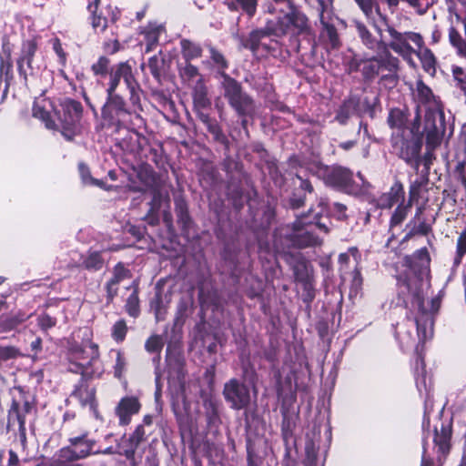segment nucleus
<instances>
[{
    "instance_id": "nucleus-1",
    "label": "nucleus",
    "mask_w": 466,
    "mask_h": 466,
    "mask_svg": "<svg viewBox=\"0 0 466 466\" xmlns=\"http://www.w3.org/2000/svg\"><path fill=\"white\" fill-rule=\"evenodd\" d=\"M410 137L403 133L391 139L393 153L408 166L418 171V159L421 153L423 138L426 137L425 117L421 129V115L420 106H417L413 119L409 125Z\"/></svg>"
},
{
    "instance_id": "nucleus-2",
    "label": "nucleus",
    "mask_w": 466,
    "mask_h": 466,
    "mask_svg": "<svg viewBox=\"0 0 466 466\" xmlns=\"http://www.w3.org/2000/svg\"><path fill=\"white\" fill-rule=\"evenodd\" d=\"M425 152L420 153L418 169L422 165L428 173L436 159L435 151L443 141L446 121L443 109L439 105L428 106L425 111Z\"/></svg>"
},
{
    "instance_id": "nucleus-3",
    "label": "nucleus",
    "mask_w": 466,
    "mask_h": 466,
    "mask_svg": "<svg viewBox=\"0 0 466 466\" xmlns=\"http://www.w3.org/2000/svg\"><path fill=\"white\" fill-rule=\"evenodd\" d=\"M98 357L99 352L96 344L89 340L78 344L75 340V335L68 340L67 358L69 371L79 373L83 378L100 376L103 370Z\"/></svg>"
},
{
    "instance_id": "nucleus-4",
    "label": "nucleus",
    "mask_w": 466,
    "mask_h": 466,
    "mask_svg": "<svg viewBox=\"0 0 466 466\" xmlns=\"http://www.w3.org/2000/svg\"><path fill=\"white\" fill-rule=\"evenodd\" d=\"M12 402L7 413V429L15 423L18 424V437L25 446L26 442L25 416L30 413L33 404L29 393L21 386H15L10 390Z\"/></svg>"
},
{
    "instance_id": "nucleus-5",
    "label": "nucleus",
    "mask_w": 466,
    "mask_h": 466,
    "mask_svg": "<svg viewBox=\"0 0 466 466\" xmlns=\"http://www.w3.org/2000/svg\"><path fill=\"white\" fill-rule=\"evenodd\" d=\"M222 76L224 96L232 108H234L239 116L253 117L255 114V105L250 96L242 92L240 85L235 79L225 74H223Z\"/></svg>"
},
{
    "instance_id": "nucleus-6",
    "label": "nucleus",
    "mask_w": 466,
    "mask_h": 466,
    "mask_svg": "<svg viewBox=\"0 0 466 466\" xmlns=\"http://www.w3.org/2000/svg\"><path fill=\"white\" fill-rule=\"evenodd\" d=\"M96 441L88 437L85 432L80 436L69 439V446L59 450L56 455V463L57 466H66L70 461L84 459L94 453Z\"/></svg>"
},
{
    "instance_id": "nucleus-7",
    "label": "nucleus",
    "mask_w": 466,
    "mask_h": 466,
    "mask_svg": "<svg viewBox=\"0 0 466 466\" xmlns=\"http://www.w3.org/2000/svg\"><path fill=\"white\" fill-rule=\"evenodd\" d=\"M109 81L106 93L116 91L121 80L124 81L130 93V101L133 105L139 102V85L137 82L131 66L127 62H121L113 66L109 70Z\"/></svg>"
},
{
    "instance_id": "nucleus-8",
    "label": "nucleus",
    "mask_w": 466,
    "mask_h": 466,
    "mask_svg": "<svg viewBox=\"0 0 466 466\" xmlns=\"http://www.w3.org/2000/svg\"><path fill=\"white\" fill-rule=\"evenodd\" d=\"M82 114V106L79 102L66 98L60 104L56 116L59 121L62 135L71 140L78 131V123Z\"/></svg>"
},
{
    "instance_id": "nucleus-9",
    "label": "nucleus",
    "mask_w": 466,
    "mask_h": 466,
    "mask_svg": "<svg viewBox=\"0 0 466 466\" xmlns=\"http://www.w3.org/2000/svg\"><path fill=\"white\" fill-rule=\"evenodd\" d=\"M398 58L390 56L388 60H378L375 57L363 58L359 55L351 56V72H360L365 81L374 79L381 67H388L390 70L398 67Z\"/></svg>"
},
{
    "instance_id": "nucleus-10",
    "label": "nucleus",
    "mask_w": 466,
    "mask_h": 466,
    "mask_svg": "<svg viewBox=\"0 0 466 466\" xmlns=\"http://www.w3.org/2000/svg\"><path fill=\"white\" fill-rule=\"evenodd\" d=\"M285 15L279 16L276 26L273 28L275 35H300L309 30L307 16L295 8L294 5L291 8L284 9Z\"/></svg>"
},
{
    "instance_id": "nucleus-11",
    "label": "nucleus",
    "mask_w": 466,
    "mask_h": 466,
    "mask_svg": "<svg viewBox=\"0 0 466 466\" xmlns=\"http://www.w3.org/2000/svg\"><path fill=\"white\" fill-rule=\"evenodd\" d=\"M386 31L391 38L389 46L404 58L410 57L415 52V49L410 45L409 41L414 43L417 47H421L424 45L423 37L419 33L411 31L400 33L389 25Z\"/></svg>"
},
{
    "instance_id": "nucleus-12",
    "label": "nucleus",
    "mask_w": 466,
    "mask_h": 466,
    "mask_svg": "<svg viewBox=\"0 0 466 466\" xmlns=\"http://www.w3.org/2000/svg\"><path fill=\"white\" fill-rule=\"evenodd\" d=\"M440 420V426L434 427L433 444L437 448V461L443 464L451 450L453 419L452 417L444 418L441 413Z\"/></svg>"
},
{
    "instance_id": "nucleus-13",
    "label": "nucleus",
    "mask_w": 466,
    "mask_h": 466,
    "mask_svg": "<svg viewBox=\"0 0 466 466\" xmlns=\"http://www.w3.org/2000/svg\"><path fill=\"white\" fill-rule=\"evenodd\" d=\"M306 224L305 218H299L297 221L293 225L292 233H290L288 237L289 242L292 246L296 248H306L310 246H318L321 244V240L314 235L311 228L316 227L319 229L323 230L325 233L328 232V228L324 224L319 222H309V228H303V226Z\"/></svg>"
},
{
    "instance_id": "nucleus-14",
    "label": "nucleus",
    "mask_w": 466,
    "mask_h": 466,
    "mask_svg": "<svg viewBox=\"0 0 466 466\" xmlns=\"http://www.w3.org/2000/svg\"><path fill=\"white\" fill-rule=\"evenodd\" d=\"M223 395L234 410L244 409L250 402V393L248 386L236 379H232L225 384Z\"/></svg>"
},
{
    "instance_id": "nucleus-15",
    "label": "nucleus",
    "mask_w": 466,
    "mask_h": 466,
    "mask_svg": "<svg viewBox=\"0 0 466 466\" xmlns=\"http://www.w3.org/2000/svg\"><path fill=\"white\" fill-rule=\"evenodd\" d=\"M56 109L50 99L44 96L35 98L33 105V116L41 120L46 128L55 129L56 127Z\"/></svg>"
},
{
    "instance_id": "nucleus-16",
    "label": "nucleus",
    "mask_w": 466,
    "mask_h": 466,
    "mask_svg": "<svg viewBox=\"0 0 466 466\" xmlns=\"http://www.w3.org/2000/svg\"><path fill=\"white\" fill-rule=\"evenodd\" d=\"M319 173L328 186L347 191L350 180V173L347 169L340 167H319Z\"/></svg>"
},
{
    "instance_id": "nucleus-17",
    "label": "nucleus",
    "mask_w": 466,
    "mask_h": 466,
    "mask_svg": "<svg viewBox=\"0 0 466 466\" xmlns=\"http://www.w3.org/2000/svg\"><path fill=\"white\" fill-rule=\"evenodd\" d=\"M141 404L137 397H123L115 408V413L118 418L119 425L127 426L131 422L132 416L137 414Z\"/></svg>"
},
{
    "instance_id": "nucleus-18",
    "label": "nucleus",
    "mask_w": 466,
    "mask_h": 466,
    "mask_svg": "<svg viewBox=\"0 0 466 466\" xmlns=\"http://www.w3.org/2000/svg\"><path fill=\"white\" fill-rule=\"evenodd\" d=\"M405 200V189L403 183L396 179L388 192L382 193L377 199V208L390 209L394 205Z\"/></svg>"
},
{
    "instance_id": "nucleus-19",
    "label": "nucleus",
    "mask_w": 466,
    "mask_h": 466,
    "mask_svg": "<svg viewBox=\"0 0 466 466\" xmlns=\"http://www.w3.org/2000/svg\"><path fill=\"white\" fill-rule=\"evenodd\" d=\"M435 217L431 219L427 218L426 217L420 218L418 219L411 218L406 225V228H409V231L402 238V242L408 241L417 236L427 237L430 234L432 235L433 225L435 224Z\"/></svg>"
},
{
    "instance_id": "nucleus-20",
    "label": "nucleus",
    "mask_w": 466,
    "mask_h": 466,
    "mask_svg": "<svg viewBox=\"0 0 466 466\" xmlns=\"http://www.w3.org/2000/svg\"><path fill=\"white\" fill-rule=\"evenodd\" d=\"M413 299L418 306L419 311L421 313L420 318L415 319L417 333L420 339L425 340L428 337V327L430 328V333H432L433 319L424 308L423 297H421L419 293H414Z\"/></svg>"
},
{
    "instance_id": "nucleus-21",
    "label": "nucleus",
    "mask_w": 466,
    "mask_h": 466,
    "mask_svg": "<svg viewBox=\"0 0 466 466\" xmlns=\"http://www.w3.org/2000/svg\"><path fill=\"white\" fill-rule=\"evenodd\" d=\"M72 397L76 398L82 407L88 408L95 417L97 418L96 390L93 387H90L82 380L73 391Z\"/></svg>"
},
{
    "instance_id": "nucleus-22",
    "label": "nucleus",
    "mask_w": 466,
    "mask_h": 466,
    "mask_svg": "<svg viewBox=\"0 0 466 466\" xmlns=\"http://www.w3.org/2000/svg\"><path fill=\"white\" fill-rule=\"evenodd\" d=\"M107 98L102 109V115L105 118L114 120L123 113H127L126 103L122 96L117 95L116 91L106 93Z\"/></svg>"
},
{
    "instance_id": "nucleus-23",
    "label": "nucleus",
    "mask_w": 466,
    "mask_h": 466,
    "mask_svg": "<svg viewBox=\"0 0 466 466\" xmlns=\"http://www.w3.org/2000/svg\"><path fill=\"white\" fill-rule=\"evenodd\" d=\"M146 441V431L144 425H137L129 437L123 442L122 454L127 460H134L135 453L138 446Z\"/></svg>"
},
{
    "instance_id": "nucleus-24",
    "label": "nucleus",
    "mask_w": 466,
    "mask_h": 466,
    "mask_svg": "<svg viewBox=\"0 0 466 466\" xmlns=\"http://www.w3.org/2000/svg\"><path fill=\"white\" fill-rule=\"evenodd\" d=\"M410 116V109L406 106L403 107H392L389 110L387 124L390 128L403 132L406 128L409 129L407 125Z\"/></svg>"
},
{
    "instance_id": "nucleus-25",
    "label": "nucleus",
    "mask_w": 466,
    "mask_h": 466,
    "mask_svg": "<svg viewBox=\"0 0 466 466\" xmlns=\"http://www.w3.org/2000/svg\"><path fill=\"white\" fill-rule=\"evenodd\" d=\"M413 54L419 58L422 69L434 76L437 71V58L433 52L423 45L421 47H417Z\"/></svg>"
},
{
    "instance_id": "nucleus-26",
    "label": "nucleus",
    "mask_w": 466,
    "mask_h": 466,
    "mask_svg": "<svg viewBox=\"0 0 466 466\" xmlns=\"http://www.w3.org/2000/svg\"><path fill=\"white\" fill-rule=\"evenodd\" d=\"M37 44L35 39H27L23 42L21 48V55L18 59V68L20 72L26 73L25 66L32 69V60L36 52Z\"/></svg>"
},
{
    "instance_id": "nucleus-27",
    "label": "nucleus",
    "mask_w": 466,
    "mask_h": 466,
    "mask_svg": "<svg viewBox=\"0 0 466 466\" xmlns=\"http://www.w3.org/2000/svg\"><path fill=\"white\" fill-rule=\"evenodd\" d=\"M224 5L230 11L241 9L249 17H252L257 11L258 0H224Z\"/></svg>"
},
{
    "instance_id": "nucleus-28",
    "label": "nucleus",
    "mask_w": 466,
    "mask_h": 466,
    "mask_svg": "<svg viewBox=\"0 0 466 466\" xmlns=\"http://www.w3.org/2000/svg\"><path fill=\"white\" fill-rule=\"evenodd\" d=\"M411 208L412 206L407 202L399 203L390 216L389 221L390 228L400 226L407 218Z\"/></svg>"
},
{
    "instance_id": "nucleus-29",
    "label": "nucleus",
    "mask_w": 466,
    "mask_h": 466,
    "mask_svg": "<svg viewBox=\"0 0 466 466\" xmlns=\"http://www.w3.org/2000/svg\"><path fill=\"white\" fill-rule=\"evenodd\" d=\"M181 54L186 62L196 59L201 56L202 49L200 46L187 39L180 41Z\"/></svg>"
},
{
    "instance_id": "nucleus-30",
    "label": "nucleus",
    "mask_w": 466,
    "mask_h": 466,
    "mask_svg": "<svg viewBox=\"0 0 466 466\" xmlns=\"http://www.w3.org/2000/svg\"><path fill=\"white\" fill-rule=\"evenodd\" d=\"M128 275V270L122 265L117 264L113 272L112 279L107 282L106 289L109 297H113L116 293L117 284L126 279Z\"/></svg>"
},
{
    "instance_id": "nucleus-31",
    "label": "nucleus",
    "mask_w": 466,
    "mask_h": 466,
    "mask_svg": "<svg viewBox=\"0 0 466 466\" xmlns=\"http://www.w3.org/2000/svg\"><path fill=\"white\" fill-rule=\"evenodd\" d=\"M88 11L92 15V26L96 31L103 32L107 26V18L96 15V9L100 0H88Z\"/></svg>"
},
{
    "instance_id": "nucleus-32",
    "label": "nucleus",
    "mask_w": 466,
    "mask_h": 466,
    "mask_svg": "<svg viewBox=\"0 0 466 466\" xmlns=\"http://www.w3.org/2000/svg\"><path fill=\"white\" fill-rule=\"evenodd\" d=\"M449 41L456 48L458 56L466 58V41L454 26L449 28Z\"/></svg>"
},
{
    "instance_id": "nucleus-33",
    "label": "nucleus",
    "mask_w": 466,
    "mask_h": 466,
    "mask_svg": "<svg viewBox=\"0 0 466 466\" xmlns=\"http://www.w3.org/2000/svg\"><path fill=\"white\" fill-rule=\"evenodd\" d=\"M164 31V27L160 25L150 24L146 30V52H151L157 44L160 34Z\"/></svg>"
},
{
    "instance_id": "nucleus-34",
    "label": "nucleus",
    "mask_w": 466,
    "mask_h": 466,
    "mask_svg": "<svg viewBox=\"0 0 466 466\" xmlns=\"http://www.w3.org/2000/svg\"><path fill=\"white\" fill-rule=\"evenodd\" d=\"M178 71L182 80L188 85L196 79H198L197 85L199 84V81H202L198 67L191 65L189 62H185V65L179 66Z\"/></svg>"
},
{
    "instance_id": "nucleus-35",
    "label": "nucleus",
    "mask_w": 466,
    "mask_h": 466,
    "mask_svg": "<svg viewBox=\"0 0 466 466\" xmlns=\"http://www.w3.org/2000/svg\"><path fill=\"white\" fill-rule=\"evenodd\" d=\"M418 101L422 105H429L434 100L432 90L422 80L416 85Z\"/></svg>"
},
{
    "instance_id": "nucleus-36",
    "label": "nucleus",
    "mask_w": 466,
    "mask_h": 466,
    "mask_svg": "<svg viewBox=\"0 0 466 466\" xmlns=\"http://www.w3.org/2000/svg\"><path fill=\"white\" fill-rule=\"evenodd\" d=\"M324 11H320L319 14L320 23L323 25V35L329 38L331 47L335 48L339 42L338 34L336 28L325 20Z\"/></svg>"
},
{
    "instance_id": "nucleus-37",
    "label": "nucleus",
    "mask_w": 466,
    "mask_h": 466,
    "mask_svg": "<svg viewBox=\"0 0 466 466\" xmlns=\"http://www.w3.org/2000/svg\"><path fill=\"white\" fill-rule=\"evenodd\" d=\"M427 182L428 178L425 180L415 179L410 183L409 187V199L407 201L408 204L412 206L414 203H418L419 199L420 198L421 189L427 184Z\"/></svg>"
},
{
    "instance_id": "nucleus-38",
    "label": "nucleus",
    "mask_w": 466,
    "mask_h": 466,
    "mask_svg": "<svg viewBox=\"0 0 466 466\" xmlns=\"http://www.w3.org/2000/svg\"><path fill=\"white\" fill-rule=\"evenodd\" d=\"M356 29L361 42L368 47L372 49L375 46L376 39L372 34L367 29V27L360 22L356 21Z\"/></svg>"
},
{
    "instance_id": "nucleus-39",
    "label": "nucleus",
    "mask_w": 466,
    "mask_h": 466,
    "mask_svg": "<svg viewBox=\"0 0 466 466\" xmlns=\"http://www.w3.org/2000/svg\"><path fill=\"white\" fill-rule=\"evenodd\" d=\"M466 254V228L460 233L456 241V251L454 257V265H460Z\"/></svg>"
},
{
    "instance_id": "nucleus-40",
    "label": "nucleus",
    "mask_w": 466,
    "mask_h": 466,
    "mask_svg": "<svg viewBox=\"0 0 466 466\" xmlns=\"http://www.w3.org/2000/svg\"><path fill=\"white\" fill-rule=\"evenodd\" d=\"M194 104L196 106H198L200 108H206L210 105V102L207 97L206 89L202 81H199V84L197 85L195 87Z\"/></svg>"
},
{
    "instance_id": "nucleus-41",
    "label": "nucleus",
    "mask_w": 466,
    "mask_h": 466,
    "mask_svg": "<svg viewBox=\"0 0 466 466\" xmlns=\"http://www.w3.org/2000/svg\"><path fill=\"white\" fill-rule=\"evenodd\" d=\"M267 36V33L264 30H255L252 31L246 41L245 46L249 48L252 52H257L260 41Z\"/></svg>"
},
{
    "instance_id": "nucleus-42",
    "label": "nucleus",
    "mask_w": 466,
    "mask_h": 466,
    "mask_svg": "<svg viewBox=\"0 0 466 466\" xmlns=\"http://www.w3.org/2000/svg\"><path fill=\"white\" fill-rule=\"evenodd\" d=\"M451 72L453 77V80L456 84V87L460 90L466 87V70L464 67L457 65H452L451 68Z\"/></svg>"
},
{
    "instance_id": "nucleus-43",
    "label": "nucleus",
    "mask_w": 466,
    "mask_h": 466,
    "mask_svg": "<svg viewBox=\"0 0 466 466\" xmlns=\"http://www.w3.org/2000/svg\"><path fill=\"white\" fill-rule=\"evenodd\" d=\"M84 265L88 269H100L103 266V259L100 253L97 251L90 252L84 260Z\"/></svg>"
},
{
    "instance_id": "nucleus-44",
    "label": "nucleus",
    "mask_w": 466,
    "mask_h": 466,
    "mask_svg": "<svg viewBox=\"0 0 466 466\" xmlns=\"http://www.w3.org/2000/svg\"><path fill=\"white\" fill-rule=\"evenodd\" d=\"M164 346V340L159 335L151 336L145 344L146 350L154 353H159Z\"/></svg>"
},
{
    "instance_id": "nucleus-45",
    "label": "nucleus",
    "mask_w": 466,
    "mask_h": 466,
    "mask_svg": "<svg viewBox=\"0 0 466 466\" xmlns=\"http://www.w3.org/2000/svg\"><path fill=\"white\" fill-rule=\"evenodd\" d=\"M362 283L363 279L360 274V269L358 268V266H356L351 279V298L353 297V293L355 297L358 294H360V296H362Z\"/></svg>"
},
{
    "instance_id": "nucleus-46",
    "label": "nucleus",
    "mask_w": 466,
    "mask_h": 466,
    "mask_svg": "<svg viewBox=\"0 0 466 466\" xmlns=\"http://www.w3.org/2000/svg\"><path fill=\"white\" fill-rule=\"evenodd\" d=\"M127 331V324L124 320L116 321L112 328V337L116 342H121L125 339Z\"/></svg>"
},
{
    "instance_id": "nucleus-47",
    "label": "nucleus",
    "mask_w": 466,
    "mask_h": 466,
    "mask_svg": "<svg viewBox=\"0 0 466 466\" xmlns=\"http://www.w3.org/2000/svg\"><path fill=\"white\" fill-rule=\"evenodd\" d=\"M116 355V363L114 365V374L115 377L120 379L126 370L127 361L123 355V353L120 350H114L113 351Z\"/></svg>"
},
{
    "instance_id": "nucleus-48",
    "label": "nucleus",
    "mask_w": 466,
    "mask_h": 466,
    "mask_svg": "<svg viewBox=\"0 0 466 466\" xmlns=\"http://www.w3.org/2000/svg\"><path fill=\"white\" fill-rule=\"evenodd\" d=\"M28 315L24 313H18L15 316L12 317L10 319H2V325L6 329H12L16 327L18 324L25 321L28 319Z\"/></svg>"
},
{
    "instance_id": "nucleus-49",
    "label": "nucleus",
    "mask_w": 466,
    "mask_h": 466,
    "mask_svg": "<svg viewBox=\"0 0 466 466\" xmlns=\"http://www.w3.org/2000/svg\"><path fill=\"white\" fill-rule=\"evenodd\" d=\"M162 66L163 60L157 56L150 57L148 60V68L155 78L158 79L160 77Z\"/></svg>"
},
{
    "instance_id": "nucleus-50",
    "label": "nucleus",
    "mask_w": 466,
    "mask_h": 466,
    "mask_svg": "<svg viewBox=\"0 0 466 466\" xmlns=\"http://www.w3.org/2000/svg\"><path fill=\"white\" fill-rule=\"evenodd\" d=\"M109 60L106 56H100L96 63L92 66V70L95 75H105L107 73Z\"/></svg>"
},
{
    "instance_id": "nucleus-51",
    "label": "nucleus",
    "mask_w": 466,
    "mask_h": 466,
    "mask_svg": "<svg viewBox=\"0 0 466 466\" xmlns=\"http://www.w3.org/2000/svg\"><path fill=\"white\" fill-rule=\"evenodd\" d=\"M413 258L420 263L421 267L429 266L431 263V256L426 247L417 249L413 254Z\"/></svg>"
},
{
    "instance_id": "nucleus-52",
    "label": "nucleus",
    "mask_w": 466,
    "mask_h": 466,
    "mask_svg": "<svg viewBox=\"0 0 466 466\" xmlns=\"http://www.w3.org/2000/svg\"><path fill=\"white\" fill-rule=\"evenodd\" d=\"M78 167H79L80 176H81L84 183L93 184V185L102 187V182L91 177L89 169L85 164L80 163Z\"/></svg>"
},
{
    "instance_id": "nucleus-53",
    "label": "nucleus",
    "mask_w": 466,
    "mask_h": 466,
    "mask_svg": "<svg viewBox=\"0 0 466 466\" xmlns=\"http://www.w3.org/2000/svg\"><path fill=\"white\" fill-rule=\"evenodd\" d=\"M209 52H210V57L212 59L214 65L218 69L224 70L225 68H227V66H228L227 62L221 53H219L213 47H210Z\"/></svg>"
},
{
    "instance_id": "nucleus-54",
    "label": "nucleus",
    "mask_w": 466,
    "mask_h": 466,
    "mask_svg": "<svg viewBox=\"0 0 466 466\" xmlns=\"http://www.w3.org/2000/svg\"><path fill=\"white\" fill-rule=\"evenodd\" d=\"M18 350L14 347H0V365L8 360L15 359Z\"/></svg>"
},
{
    "instance_id": "nucleus-55",
    "label": "nucleus",
    "mask_w": 466,
    "mask_h": 466,
    "mask_svg": "<svg viewBox=\"0 0 466 466\" xmlns=\"http://www.w3.org/2000/svg\"><path fill=\"white\" fill-rule=\"evenodd\" d=\"M414 377L416 380L420 376L424 377L426 373L424 359L421 355H417L414 361Z\"/></svg>"
},
{
    "instance_id": "nucleus-56",
    "label": "nucleus",
    "mask_w": 466,
    "mask_h": 466,
    "mask_svg": "<svg viewBox=\"0 0 466 466\" xmlns=\"http://www.w3.org/2000/svg\"><path fill=\"white\" fill-rule=\"evenodd\" d=\"M361 11L368 18H371L373 15V0H355Z\"/></svg>"
},
{
    "instance_id": "nucleus-57",
    "label": "nucleus",
    "mask_w": 466,
    "mask_h": 466,
    "mask_svg": "<svg viewBox=\"0 0 466 466\" xmlns=\"http://www.w3.org/2000/svg\"><path fill=\"white\" fill-rule=\"evenodd\" d=\"M53 49L58 56L59 63L64 66L66 62V54L64 52L61 42L58 38L52 40Z\"/></svg>"
},
{
    "instance_id": "nucleus-58",
    "label": "nucleus",
    "mask_w": 466,
    "mask_h": 466,
    "mask_svg": "<svg viewBox=\"0 0 466 466\" xmlns=\"http://www.w3.org/2000/svg\"><path fill=\"white\" fill-rule=\"evenodd\" d=\"M274 5L268 6V12L274 13L277 11V7L279 6V12H284L286 8H291L294 5L293 0H271Z\"/></svg>"
},
{
    "instance_id": "nucleus-59",
    "label": "nucleus",
    "mask_w": 466,
    "mask_h": 466,
    "mask_svg": "<svg viewBox=\"0 0 466 466\" xmlns=\"http://www.w3.org/2000/svg\"><path fill=\"white\" fill-rule=\"evenodd\" d=\"M56 321L55 319L48 315H41L38 317V325L42 329H48L56 325Z\"/></svg>"
},
{
    "instance_id": "nucleus-60",
    "label": "nucleus",
    "mask_w": 466,
    "mask_h": 466,
    "mask_svg": "<svg viewBox=\"0 0 466 466\" xmlns=\"http://www.w3.org/2000/svg\"><path fill=\"white\" fill-rule=\"evenodd\" d=\"M465 168H466V161L465 160H461V161L457 162V164L453 169V176L456 180L459 178H463V177H466Z\"/></svg>"
},
{
    "instance_id": "nucleus-61",
    "label": "nucleus",
    "mask_w": 466,
    "mask_h": 466,
    "mask_svg": "<svg viewBox=\"0 0 466 466\" xmlns=\"http://www.w3.org/2000/svg\"><path fill=\"white\" fill-rule=\"evenodd\" d=\"M441 299H442V297L438 294L437 296H435L434 298H432L431 299V314L430 316H433L435 314H437L440 310V308H441Z\"/></svg>"
},
{
    "instance_id": "nucleus-62",
    "label": "nucleus",
    "mask_w": 466,
    "mask_h": 466,
    "mask_svg": "<svg viewBox=\"0 0 466 466\" xmlns=\"http://www.w3.org/2000/svg\"><path fill=\"white\" fill-rule=\"evenodd\" d=\"M370 187H371V185L369 182H366L362 185V187L360 190H357L355 185H353L351 183L350 192H351V195H355V196L367 195V194H369Z\"/></svg>"
},
{
    "instance_id": "nucleus-63",
    "label": "nucleus",
    "mask_w": 466,
    "mask_h": 466,
    "mask_svg": "<svg viewBox=\"0 0 466 466\" xmlns=\"http://www.w3.org/2000/svg\"><path fill=\"white\" fill-rule=\"evenodd\" d=\"M427 442L425 441L423 445V451L421 456V461L420 466H434V461L431 457L427 456V448H426Z\"/></svg>"
},
{
    "instance_id": "nucleus-64",
    "label": "nucleus",
    "mask_w": 466,
    "mask_h": 466,
    "mask_svg": "<svg viewBox=\"0 0 466 466\" xmlns=\"http://www.w3.org/2000/svg\"><path fill=\"white\" fill-rule=\"evenodd\" d=\"M20 461L17 456V454L10 450L8 451V461H7V466H19Z\"/></svg>"
}]
</instances>
